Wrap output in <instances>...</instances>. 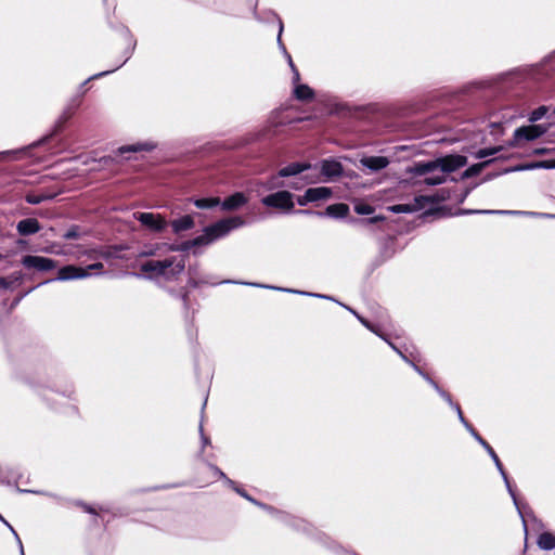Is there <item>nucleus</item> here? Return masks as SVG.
<instances>
[{"instance_id":"nucleus-37","label":"nucleus","mask_w":555,"mask_h":555,"mask_svg":"<svg viewBox=\"0 0 555 555\" xmlns=\"http://www.w3.org/2000/svg\"><path fill=\"white\" fill-rule=\"evenodd\" d=\"M10 283L4 279L0 278V288H8Z\"/></svg>"},{"instance_id":"nucleus-40","label":"nucleus","mask_w":555,"mask_h":555,"mask_svg":"<svg viewBox=\"0 0 555 555\" xmlns=\"http://www.w3.org/2000/svg\"><path fill=\"white\" fill-rule=\"evenodd\" d=\"M47 253H53V254H56V255H65L64 251H61V250H53L52 248L50 249H46Z\"/></svg>"},{"instance_id":"nucleus-46","label":"nucleus","mask_w":555,"mask_h":555,"mask_svg":"<svg viewBox=\"0 0 555 555\" xmlns=\"http://www.w3.org/2000/svg\"><path fill=\"white\" fill-rule=\"evenodd\" d=\"M280 186H282V184H279V183H278V184H273V185H271V186H269V188H270V189H272V188H280Z\"/></svg>"},{"instance_id":"nucleus-34","label":"nucleus","mask_w":555,"mask_h":555,"mask_svg":"<svg viewBox=\"0 0 555 555\" xmlns=\"http://www.w3.org/2000/svg\"><path fill=\"white\" fill-rule=\"evenodd\" d=\"M0 520H2L10 528V530L14 533V535L16 538H18L15 530L10 526V524L1 515H0ZM17 540H18L20 545H22L21 540L20 539H17ZM21 553H22V555H24L23 546H21Z\"/></svg>"},{"instance_id":"nucleus-17","label":"nucleus","mask_w":555,"mask_h":555,"mask_svg":"<svg viewBox=\"0 0 555 555\" xmlns=\"http://www.w3.org/2000/svg\"><path fill=\"white\" fill-rule=\"evenodd\" d=\"M193 225L194 220L191 216H183L171 222V227L175 233H180L182 231L190 230L193 228Z\"/></svg>"},{"instance_id":"nucleus-8","label":"nucleus","mask_w":555,"mask_h":555,"mask_svg":"<svg viewBox=\"0 0 555 555\" xmlns=\"http://www.w3.org/2000/svg\"><path fill=\"white\" fill-rule=\"evenodd\" d=\"M22 263L28 269H36L38 271H49L56 267L54 260L40 256H25Z\"/></svg>"},{"instance_id":"nucleus-24","label":"nucleus","mask_w":555,"mask_h":555,"mask_svg":"<svg viewBox=\"0 0 555 555\" xmlns=\"http://www.w3.org/2000/svg\"><path fill=\"white\" fill-rule=\"evenodd\" d=\"M490 162H482V163H479V164H475L473 166H470L469 168H467L464 172V177L465 178H469V177H473V176H476L478 175Z\"/></svg>"},{"instance_id":"nucleus-42","label":"nucleus","mask_w":555,"mask_h":555,"mask_svg":"<svg viewBox=\"0 0 555 555\" xmlns=\"http://www.w3.org/2000/svg\"><path fill=\"white\" fill-rule=\"evenodd\" d=\"M358 318H359V320L361 321V323H362L363 325H365L367 328L372 330V327L370 326V324L367 323V321H365L364 319H362V318H360V317H358Z\"/></svg>"},{"instance_id":"nucleus-14","label":"nucleus","mask_w":555,"mask_h":555,"mask_svg":"<svg viewBox=\"0 0 555 555\" xmlns=\"http://www.w3.org/2000/svg\"><path fill=\"white\" fill-rule=\"evenodd\" d=\"M308 195L310 198V203L326 201L332 196V190L326 186H318L308 189Z\"/></svg>"},{"instance_id":"nucleus-30","label":"nucleus","mask_w":555,"mask_h":555,"mask_svg":"<svg viewBox=\"0 0 555 555\" xmlns=\"http://www.w3.org/2000/svg\"><path fill=\"white\" fill-rule=\"evenodd\" d=\"M64 237L66 240H73V238H78L79 237V232L76 228L74 229H70L68 230L65 234H64Z\"/></svg>"},{"instance_id":"nucleus-52","label":"nucleus","mask_w":555,"mask_h":555,"mask_svg":"<svg viewBox=\"0 0 555 555\" xmlns=\"http://www.w3.org/2000/svg\"><path fill=\"white\" fill-rule=\"evenodd\" d=\"M2 259H3V256L0 254V260H2Z\"/></svg>"},{"instance_id":"nucleus-28","label":"nucleus","mask_w":555,"mask_h":555,"mask_svg":"<svg viewBox=\"0 0 555 555\" xmlns=\"http://www.w3.org/2000/svg\"><path fill=\"white\" fill-rule=\"evenodd\" d=\"M547 112V108L545 106H540L539 108L534 109L530 117H529V120L530 121H538L539 119H541Z\"/></svg>"},{"instance_id":"nucleus-22","label":"nucleus","mask_w":555,"mask_h":555,"mask_svg":"<svg viewBox=\"0 0 555 555\" xmlns=\"http://www.w3.org/2000/svg\"><path fill=\"white\" fill-rule=\"evenodd\" d=\"M282 31H283V24H282V22H280V29H279L278 41H279L280 46L283 48V50H285L284 46H283V44H282V42H281V35H282ZM284 52H285V54H286V56H287V59H288L289 66H291V68H292V69H293V72H294V78H293V79H294V82H295V83H297V82L299 81V73H298V70L295 68V65H294V63H293V61H292L291 55H289L286 51H284Z\"/></svg>"},{"instance_id":"nucleus-23","label":"nucleus","mask_w":555,"mask_h":555,"mask_svg":"<svg viewBox=\"0 0 555 555\" xmlns=\"http://www.w3.org/2000/svg\"><path fill=\"white\" fill-rule=\"evenodd\" d=\"M220 201L217 197L214 198H199L194 201V204L197 208L204 209V208H210L219 205Z\"/></svg>"},{"instance_id":"nucleus-13","label":"nucleus","mask_w":555,"mask_h":555,"mask_svg":"<svg viewBox=\"0 0 555 555\" xmlns=\"http://www.w3.org/2000/svg\"><path fill=\"white\" fill-rule=\"evenodd\" d=\"M40 230L39 222L36 219L28 218L21 220L17 224V231L22 235H29Z\"/></svg>"},{"instance_id":"nucleus-32","label":"nucleus","mask_w":555,"mask_h":555,"mask_svg":"<svg viewBox=\"0 0 555 555\" xmlns=\"http://www.w3.org/2000/svg\"><path fill=\"white\" fill-rule=\"evenodd\" d=\"M85 269H88V272L90 273V271H98L99 273L101 272V270L103 269V263L101 262H95V263H92V264H89L88 267H86Z\"/></svg>"},{"instance_id":"nucleus-48","label":"nucleus","mask_w":555,"mask_h":555,"mask_svg":"<svg viewBox=\"0 0 555 555\" xmlns=\"http://www.w3.org/2000/svg\"><path fill=\"white\" fill-rule=\"evenodd\" d=\"M109 72H104V73H100L99 75H96L95 77H100V76H103V75H106L108 74Z\"/></svg>"},{"instance_id":"nucleus-15","label":"nucleus","mask_w":555,"mask_h":555,"mask_svg":"<svg viewBox=\"0 0 555 555\" xmlns=\"http://www.w3.org/2000/svg\"><path fill=\"white\" fill-rule=\"evenodd\" d=\"M321 172L328 177H337L341 173V166L335 160H324L322 163Z\"/></svg>"},{"instance_id":"nucleus-38","label":"nucleus","mask_w":555,"mask_h":555,"mask_svg":"<svg viewBox=\"0 0 555 555\" xmlns=\"http://www.w3.org/2000/svg\"><path fill=\"white\" fill-rule=\"evenodd\" d=\"M90 256L93 257V256H102V257H107V255L103 251H98V250H91L90 253Z\"/></svg>"},{"instance_id":"nucleus-41","label":"nucleus","mask_w":555,"mask_h":555,"mask_svg":"<svg viewBox=\"0 0 555 555\" xmlns=\"http://www.w3.org/2000/svg\"><path fill=\"white\" fill-rule=\"evenodd\" d=\"M483 212H492L491 210H485ZM500 214H512V215H515V214H521L520 211H499Z\"/></svg>"},{"instance_id":"nucleus-4","label":"nucleus","mask_w":555,"mask_h":555,"mask_svg":"<svg viewBox=\"0 0 555 555\" xmlns=\"http://www.w3.org/2000/svg\"><path fill=\"white\" fill-rule=\"evenodd\" d=\"M457 414H459V417L461 420V422L465 425V427L472 433V435L476 438V440L487 450V452L489 453V455L492 457V460L494 461L498 469L500 470V473L502 474L504 480H505V483L507 486V489H508V492L511 493V495L513 496V500L514 502L516 503V498H515V494L509 486V482H508V479H507V476L503 469V466H502V463L500 462L496 453L494 452V450L489 446L488 442H486L473 428L472 426L465 421L463 414H462V411H461V408L455 404L454 405Z\"/></svg>"},{"instance_id":"nucleus-27","label":"nucleus","mask_w":555,"mask_h":555,"mask_svg":"<svg viewBox=\"0 0 555 555\" xmlns=\"http://www.w3.org/2000/svg\"><path fill=\"white\" fill-rule=\"evenodd\" d=\"M501 151V147H489V149H481L478 152H476L475 157L476 158H485L488 156H492Z\"/></svg>"},{"instance_id":"nucleus-7","label":"nucleus","mask_w":555,"mask_h":555,"mask_svg":"<svg viewBox=\"0 0 555 555\" xmlns=\"http://www.w3.org/2000/svg\"><path fill=\"white\" fill-rule=\"evenodd\" d=\"M133 217L144 227L154 232H160L167 225L166 220L158 214L153 212H134Z\"/></svg>"},{"instance_id":"nucleus-3","label":"nucleus","mask_w":555,"mask_h":555,"mask_svg":"<svg viewBox=\"0 0 555 555\" xmlns=\"http://www.w3.org/2000/svg\"><path fill=\"white\" fill-rule=\"evenodd\" d=\"M261 203L270 208H274L282 214H289L295 206L294 195L288 191H278L269 194L261 199Z\"/></svg>"},{"instance_id":"nucleus-35","label":"nucleus","mask_w":555,"mask_h":555,"mask_svg":"<svg viewBox=\"0 0 555 555\" xmlns=\"http://www.w3.org/2000/svg\"><path fill=\"white\" fill-rule=\"evenodd\" d=\"M40 201L41 199L39 196H35V195L27 196V202L30 204H38V203H40Z\"/></svg>"},{"instance_id":"nucleus-51","label":"nucleus","mask_w":555,"mask_h":555,"mask_svg":"<svg viewBox=\"0 0 555 555\" xmlns=\"http://www.w3.org/2000/svg\"><path fill=\"white\" fill-rule=\"evenodd\" d=\"M424 217H426V214H422V215L418 214V218H424Z\"/></svg>"},{"instance_id":"nucleus-21","label":"nucleus","mask_w":555,"mask_h":555,"mask_svg":"<svg viewBox=\"0 0 555 555\" xmlns=\"http://www.w3.org/2000/svg\"><path fill=\"white\" fill-rule=\"evenodd\" d=\"M538 545L543 550H552L555 547V535L550 532L542 533L538 539Z\"/></svg>"},{"instance_id":"nucleus-44","label":"nucleus","mask_w":555,"mask_h":555,"mask_svg":"<svg viewBox=\"0 0 555 555\" xmlns=\"http://www.w3.org/2000/svg\"><path fill=\"white\" fill-rule=\"evenodd\" d=\"M291 188H293L295 190H299L301 188V185H299L298 183H293V184H291Z\"/></svg>"},{"instance_id":"nucleus-5","label":"nucleus","mask_w":555,"mask_h":555,"mask_svg":"<svg viewBox=\"0 0 555 555\" xmlns=\"http://www.w3.org/2000/svg\"><path fill=\"white\" fill-rule=\"evenodd\" d=\"M547 131V128L542 125L524 126L515 130L513 145L519 146L521 141H532Z\"/></svg>"},{"instance_id":"nucleus-26","label":"nucleus","mask_w":555,"mask_h":555,"mask_svg":"<svg viewBox=\"0 0 555 555\" xmlns=\"http://www.w3.org/2000/svg\"><path fill=\"white\" fill-rule=\"evenodd\" d=\"M387 209L395 214H402V212H411L413 211V206L408 204H398L387 207Z\"/></svg>"},{"instance_id":"nucleus-16","label":"nucleus","mask_w":555,"mask_h":555,"mask_svg":"<svg viewBox=\"0 0 555 555\" xmlns=\"http://www.w3.org/2000/svg\"><path fill=\"white\" fill-rule=\"evenodd\" d=\"M310 168L309 164H299V163H293L279 171L280 177H289L298 175L307 169Z\"/></svg>"},{"instance_id":"nucleus-49","label":"nucleus","mask_w":555,"mask_h":555,"mask_svg":"<svg viewBox=\"0 0 555 555\" xmlns=\"http://www.w3.org/2000/svg\"><path fill=\"white\" fill-rule=\"evenodd\" d=\"M202 438H203V442H204L205 444H206V443H208V439H207L206 437H204V436H203Z\"/></svg>"},{"instance_id":"nucleus-9","label":"nucleus","mask_w":555,"mask_h":555,"mask_svg":"<svg viewBox=\"0 0 555 555\" xmlns=\"http://www.w3.org/2000/svg\"><path fill=\"white\" fill-rule=\"evenodd\" d=\"M90 275H91V273L88 272V269H83L80 267L69 264V266H65V267L61 268L57 271L56 280L57 281L80 280V279H86Z\"/></svg>"},{"instance_id":"nucleus-25","label":"nucleus","mask_w":555,"mask_h":555,"mask_svg":"<svg viewBox=\"0 0 555 555\" xmlns=\"http://www.w3.org/2000/svg\"><path fill=\"white\" fill-rule=\"evenodd\" d=\"M374 207L364 202H357L354 204V211L359 215H371L374 212Z\"/></svg>"},{"instance_id":"nucleus-50","label":"nucleus","mask_w":555,"mask_h":555,"mask_svg":"<svg viewBox=\"0 0 555 555\" xmlns=\"http://www.w3.org/2000/svg\"><path fill=\"white\" fill-rule=\"evenodd\" d=\"M216 472H217L221 477H224V475H223V473H222V472H220V470H218V469H216Z\"/></svg>"},{"instance_id":"nucleus-6","label":"nucleus","mask_w":555,"mask_h":555,"mask_svg":"<svg viewBox=\"0 0 555 555\" xmlns=\"http://www.w3.org/2000/svg\"><path fill=\"white\" fill-rule=\"evenodd\" d=\"M244 224V220L241 217H231L222 219L215 224L208 227L209 232L215 240L227 235L231 230L237 229Z\"/></svg>"},{"instance_id":"nucleus-2","label":"nucleus","mask_w":555,"mask_h":555,"mask_svg":"<svg viewBox=\"0 0 555 555\" xmlns=\"http://www.w3.org/2000/svg\"><path fill=\"white\" fill-rule=\"evenodd\" d=\"M184 268L185 260L183 257H170L164 260H147L142 262L139 270L146 279H164L170 281L180 275L184 271Z\"/></svg>"},{"instance_id":"nucleus-43","label":"nucleus","mask_w":555,"mask_h":555,"mask_svg":"<svg viewBox=\"0 0 555 555\" xmlns=\"http://www.w3.org/2000/svg\"><path fill=\"white\" fill-rule=\"evenodd\" d=\"M441 396H442V397H443L448 402H450V404H452V402H451V398H450V396H449L448 393H446V392H443V391H442V392H441Z\"/></svg>"},{"instance_id":"nucleus-18","label":"nucleus","mask_w":555,"mask_h":555,"mask_svg":"<svg viewBox=\"0 0 555 555\" xmlns=\"http://www.w3.org/2000/svg\"><path fill=\"white\" fill-rule=\"evenodd\" d=\"M349 212V207L346 204L339 203V204H333L327 206L325 210V215L330 217L335 218H343L346 217Z\"/></svg>"},{"instance_id":"nucleus-45","label":"nucleus","mask_w":555,"mask_h":555,"mask_svg":"<svg viewBox=\"0 0 555 555\" xmlns=\"http://www.w3.org/2000/svg\"><path fill=\"white\" fill-rule=\"evenodd\" d=\"M236 491H237L241 495H243L244 498H246V499H248V500L253 501V500H251V499H250L246 493H244V492H242V491H240V490H236Z\"/></svg>"},{"instance_id":"nucleus-36","label":"nucleus","mask_w":555,"mask_h":555,"mask_svg":"<svg viewBox=\"0 0 555 555\" xmlns=\"http://www.w3.org/2000/svg\"><path fill=\"white\" fill-rule=\"evenodd\" d=\"M385 218L383 216H376V217H373V218H370L367 220L369 223H375V222H378V221H383Z\"/></svg>"},{"instance_id":"nucleus-11","label":"nucleus","mask_w":555,"mask_h":555,"mask_svg":"<svg viewBox=\"0 0 555 555\" xmlns=\"http://www.w3.org/2000/svg\"><path fill=\"white\" fill-rule=\"evenodd\" d=\"M360 164L371 171H377L388 166L389 160L384 156H369L360 159Z\"/></svg>"},{"instance_id":"nucleus-19","label":"nucleus","mask_w":555,"mask_h":555,"mask_svg":"<svg viewBox=\"0 0 555 555\" xmlns=\"http://www.w3.org/2000/svg\"><path fill=\"white\" fill-rule=\"evenodd\" d=\"M155 147L152 143H135L130 145H124L118 149L119 154H125L128 152H141V151H151Z\"/></svg>"},{"instance_id":"nucleus-47","label":"nucleus","mask_w":555,"mask_h":555,"mask_svg":"<svg viewBox=\"0 0 555 555\" xmlns=\"http://www.w3.org/2000/svg\"><path fill=\"white\" fill-rule=\"evenodd\" d=\"M299 212H301V214H306V215L311 214V211H309V210H300Z\"/></svg>"},{"instance_id":"nucleus-29","label":"nucleus","mask_w":555,"mask_h":555,"mask_svg":"<svg viewBox=\"0 0 555 555\" xmlns=\"http://www.w3.org/2000/svg\"><path fill=\"white\" fill-rule=\"evenodd\" d=\"M532 168H545V169L555 168V160H543V162H540V163L535 164L534 166H532Z\"/></svg>"},{"instance_id":"nucleus-12","label":"nucleus","mask_w":555,"mask_h":555,"mask_svg":"<svg viewBox=\"0 0 555 555\" xmlns=\"http://www.w3.org/2000/svg\"><path fill=\"white\" fill-rule=\"evenodd\" d=\"M247 203V197L243 193H235L222 202L223 210H235Z\"/></svg>"},{"instance_id":"nucleus-33","label":"nucleus","mask_w":555,"mask_h":555,"mask_svg":"<svg viewBox=\"0 0 555 555\" xmlns=\"http://www.w3.org/2000/svg\"><path fill=\"white\" fill-rule=\"evenodd\" d=\"M157 249H158V246H156L154 248L144 249L143 251H141L140 256H145V257L155 256Z\"/></svg>"},{"instance_id":"nucleus-39","label":"nucleus","mask_w":555,"mask_h":555,"mask_svg":"<svg viewBox=\"0 0 555 555\" xmlns=\"http://www.w3.org/2000/svg\"><path fill=\"white\" fill-rule=\"evenodd\" d=\"M427 199H428V197H427V196H424V195L418 196V199H417V203H418V210L421 209L422 202H423V201H427Z\"/></svg>"},{"instance_id":"nucleus-1","label":"nucleus","mask_w":555,"mask_h":555,"mask_svg":"<svg viewBox=\"0 0 555 555\" xmlns=\"http://www.w3.org/2000/svg\"><path fill=\"white\" fill-rule=\"evenodd\" d=\"M467 158L462 155H449L435 162L418 163V188L423 184L443 183L449 172L465 166Z\"/></svg>"},{"instance_id":"nucleus-31","label":"nucleus","mask_w":555,"mask_h":555,"mask_svg":"<svg viewBox=\"0 0 555 555\" xmlns=\"http://www.w3.org/2000/svg\"><path fill=\"white\" fill-rule=\"evenodd\" d=\"M297 203L300 205V206H305L307 205L308 203H310V198H309V195H308V190L305 192L304 195L301 196H298L297 197Z\"/></svg>"},{"instance_id":"nucleus-10","label":"nucleus","mask_w":555,"mask_h":555,"mask_svg":"<svg viewBox=\"0 0 555 555\" xmlns=\"http://www.w3.org/2000/svg\"><path fill=\"white\" fill-rule=\"evenodd\" d=\"M215 241V237L209 232L208 227L204 230V233L194 240L184 243L181 247L170 246V250H185L192 246L208 245Z\"/></svg>"},{"instance_id":"nucleus-20","label":"nucleus","mask_w":555,"mask_h":555,"mask_svg":"<svg viewBox=\"0 0 555 555\" xmlns=\"http://www.w3.org/2000/svg\"><path fill=\"white\" fill-rule=\"evenodd\" d=\"M296 99L308 101L313 98V91L307 85H297L294 90Z\"/></svg>"}]
</instances>
